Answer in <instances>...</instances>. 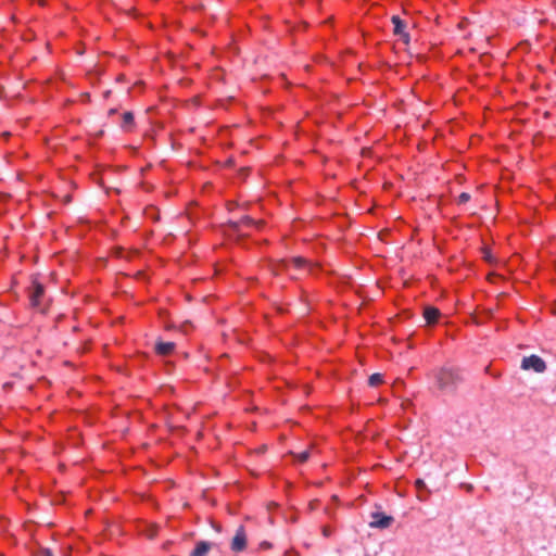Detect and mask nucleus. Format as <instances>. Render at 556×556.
<instances>
[{"label":"nucleus","instance_id":"f8f14e48","mask_svg":"<svg viewBox=\"0 0 556 556\" xmlns=\"http://www.w3.org/2000/svg\"><path fill=\"white\" fill-rule=\"evenodd\" d=\"M291 262L294 265V267H296V268L307 267L309 271H312L313 267H314V265L309 264L307 260H305L301 256L293 257L291 260Z\"/></svg>","mask_w":556,"mask_h":556},{"label":"nucleus","instance_id":"4be33fe9","mask_svg":"<svg viewBox=\"0 0 556 556\" xmlns=\"http://www.w3.org/2000/svg\"><path fill=\"white\" fill-rule=\"evenodd\" d=\"M309 508H311V509H314V508H315V502H312V503L309 504Z\"/></svg>","mask_w":556,"mask_h":556},{"label":"nucleus","instance_id":"b1692460","mask_svg":"<svg viewBox=\"0 0 556 556\" xmlns=\"http://www.w3.org/2000/svg\"><path fill=\"white\" fill-rule=\"evenodd\" d=\"M467 490H468V491H471V490H472V485H470V484H469V485H467Z\"/></svg>","mask_w":556,"mask_h":556},{"label":"nucleus","instance_id":"7ed1b4c3","mask_svg":"<svg viewBox=\"0 0 556 556\" xmlns=\"http://www.w3.org/2000/svg\"><path fill=\"white\" fill-rule=\"evenodd\" d=\"M370 517L371 520L369 521L368 525L370 528L376 529H387L394 521V518L392 516L386 515L384 513L381 511H374L370 514Z\"/></svg>","mask_w":556,"mask_h":556},{"label":"nucleus","instance_id":"1a4fd4ad","mask_svg":"<svg viewBox=\"0 0 556 556\" xmlns=\"http://www.w3.org/2000/svg\"><path fill=\"white\" fill-rule=\"evenodd\" d=\"M440 316V311L433 306H428L424 309V317L428 324H434Z\"/></svg>","mask_w":556,"mask_h":556},{"label":"nucleus","instance_id":"a211bd4d","mask_svg":"<svg viewBox=\"0 0 556 556\" xmlns=\"http://www.w3.org/2000/svg\"><path fill=\"white\" fill-rule=\"evenodd\" d=\"M415 485H416V488H417L418 490H421V489H425V488H426L425 481H424V480H421V479L416 480Z\"/></svg>","mask_w":556,"mask_h":556},{"label":"nucleus","instance_id":"f257e3e1","mask_svg":"<svg viewBox=\"0 0 556 556\" xmlns=\"http://www.w3.org/2000/svg\"><path fill=\"white\" fill-rule=\"evenodd\" d=\"M440 391L453 393L463 381L460 370L456 367L444 366L433 372Z\"/></svg>","mask_w":556,"mask_h":556},{"label":"nucleus","instance_id":"aec40b11","mask_svg":"<svg viewBox=\"0 0 556 556\" xmlns=\"http://www.w3.org/2000/svg\"><path fill=\"white\" fill-rule=\"evenodd\" d=\"M323 533H324V535H325V536H329V535L331 534V531H330V529H329V528L325 527V528L323 529Z\"/></svg>","mask_w":556,"mask_h":556},{"label":"nucleus","instance_id":"9b49d317","mask_svg":"<svg viewBox=\"0 0 556 556\" xmlns=\"http://www.w3.org/2000/svg\"><path fill=\"white\" fill-rule=\"evenodd\" d=\"M391 22L394 25V34L400 35L405 30V23L397 15L391 17Z\"/></svg>","mask_w":556,"mask_h":556},{"label":"nucleus","instance_id":"5701e85b","mask_svg":"<svg viewBox=\"0 0 556 556\" xmlns=\"http://www.w3.org/2000/svg\"><path fill=\"white\" fill-rule=\"evenodd\" d=\"M115 112H116V110L112 109V110L109 111V114H114Z\"/></svg>","mask_w":556,"mask_h":556},{"label":"nucleus","instance_id":"6e6552de","mask_svg":"<svg viewBox=\"0 0 556 556\" xmlns=\"http://www.w3.org/2000/svg\"><path fill=\"white\" fill-rule=\"evenodd\" d=\"M212 547V544L206 541H200L197 543L195 548L190 556H205Z\"/></svg>","mask_w":556,"mask_h":556},{"label":"nucleus","instance_id":"f03ea898","mask_svg":"<svg viewBox=\"0 0 556 556\" xmlns=\"http://www.w3.org/2000/svg\"><path fill=\"white\" fill-rule=\"evenodd\" d=\"M521 368L523 370H533L538 374H541L545 371L546 364L543 358L533 354L522 358Z\"/></svg>","mask_w":556,"mask_h":556},{"label":"nucleus","instance_id":"9d476101","mask_svg":"<svg viewBox=\"0 0 556 556\" xmlns=\"http://www.w3.org/2000/svg\"><path fill=\"white\" fill-rule=\"evenodd\" d=\"M132 126H134V114L131 112H125L123 114L122 128L125 129L126 131H129V130H131Z\"/></svg>","mask_w":556,"mask_h":556},{"label":"nucleus","instance_id":"2eb2a0df","mask_svg":"<svg viewBox=\"0 0 556 556\" xmlns=\"http://www.w3.org/2000/svg\"><path fill=\"white\" fill-rule=\"evenodd\" d=\"M286 268H287V261L286 260H279L273 266L271 270H273L274 275H278L280 270H285Z\"/></svg>","mask_w":556,"mask_h":556},{"label":"nucleus","instance_id":"39448f33","mask_svg":"<svg viewBox=\"0 0 556 556\" xmlns=\"http://www.w3.org/2000/svg\"><path fill=\"white\" fill-rule=\"evenodd\" d=\"M229 225L233 230L239 231L242 227H245V226L248 227V226L255 225V226L260 227L261 225H263V220L255 222L254 219H252L249 216H243L242 218H240L237 222H230Z\"/></svg>","mask_w":556,"mask_h":556},{"label":"nucleus","instance_id":"0eeeda50","mask_svg":"<svg viewBox=\"0 0 556 556\" xmlns=\"http://www.w3.org/2000/svg\"><path fill=\"white\" fill-rule=\"evenodd\" d=\"M175 350V343L174 342H163L157 341L155 343V351L159 355L166 356L173 353Z\"/></svg>","mask_w":556,"mask_h":556},{"label":"nucleus","instance_id":"6ab92c4d","mask_svg":"<svg viewBox=\"0 0 556 556\" xmlns=\"http://www.w3.org/2000/svg\"><path fill=\"white\" fill-rule=\"evenodd\" d=\"M39 556H53V554L49 548H43L40 551Z\"/></svg>","mask_w":556,"mask_h":556},{"label":"nucleus","instance_id":"ddd939ff","mask_svg":"<svg viewBox=\"0 0 556 556\" xmlns=\"http://www.w3.org/2000/svg\"><path fill=\"white\" fill-rule=\"evenodd\" d=\"M383 381V376L381 374H372L368 379V384L370 387H377Z\"/></svg>","mask_w":556,"mask_h":556},{"label":"nucleus","instance_id":"4468645a","mask_svg":"<svg viewBox=\"0 0 556 556\" xmlns=\"http://www.w3.org/2000/svg\"><path fill=\"white\" fill-rule=\"evenodd\" d=\"M311 452H312V447L301 452V453H298V454H293L294 457L300 462V463H305L309 456H311Z\"/></svg>","mask_w":556,"mask_h":556},{"label":"nucleus","instance_id":"f3484780","mask_svg":"<svg viewBox=\"0 0 556 556\" xmlns=\"http://www.w3.org/2000/svg\"><path fill=\"white\" fill-rule=\"evenodd\" d=\"M399 37L402 39V41L405 43V45H408L409 43V35L408 33H406L405 30L399 35Z\"/></svg>","mask_w":556,"mask_h":556},{"label":"nucleus","instance_id":"dca6fc26","mask_svg":"<svg viewBox=\"0 0 556 556\" xmlns=\"http://www.w3.org/2000/svg\"><path fill=\"white\" fill-rule=\"evenodd\" d=\"M471 199L470 194L468 192H463L458 195L457 202L459 204H465Z\"/></svg>","mask_w":556,"mask_h":556},{"label":"nucleus","instance_id":"412c9836","mask_svg":"<svg viewBox=\"0 0 556 556\" xmlns=\"http://www.w3.org/2000/svg\"><path fill=\"white\" fill-rule=\"evenodd\" d=\"M261 547H263V548H269V547H270V544H269L268 542H263V543L261 544Z\"/></svg>","mask_w":556,"mask_h":556},{"label":"nucleus","instance_id":"20e7f679","mask_svg":"<svg viewBox=\"0 0 556 556\" xmlns=\"http://www.w3.org/2000/svg\"><path fill=\"white\" fill-rule=\"evenodd\" d=\"M247 546V534L243 526H240L231 541V549L233 552H241Z\"/></svg>","mask_w":556,"mask_h":556},{"label":"nucleus","instance_id":"423d86ee","mask_svg":"<svg viewBox=\"0 0 556 556\" xmlns=\"http://www.w3.org/2000/svg\"><path fill=\"white\" fill-rule=\"evenodd\" d=\"M45 289L43 286L37 281L33 285V291L30 293V303L33 306H38L40 303V299L43 295Z\"/></svg>","mask_w":556,"mask_h":556}]
</instances>
